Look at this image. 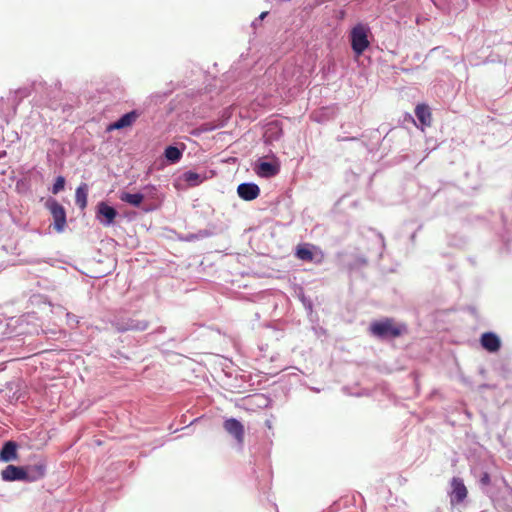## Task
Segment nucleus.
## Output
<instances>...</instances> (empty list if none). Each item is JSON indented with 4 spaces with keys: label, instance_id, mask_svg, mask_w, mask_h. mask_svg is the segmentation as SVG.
<instances>
[{
    "label": "nucleus",
    "instance_id": "1",
    "mask_svg": "<svg viewBox=\"0 0 512 512\" xmlns=\"http://www.w3.org/2000/svg\"><path fill=\"white\" fill-rule=\"evenodd\" d=\"M404 325H397L392 318L374 321L370 325V332L378 338H396L402 335Z\"/></svg>",
    "mask_w": 512,
    "mask_h": 512
},
{
    "label": "nucleus",
    "instance_id": "2",
    "mask_svg": "<svg viewBox=\"0 0 512 512\" xmlns=\"http://www.w3.org/2000/svg\"><path fill=\"white\" fill-rule=\"evenodd\" d=\"M369 32V27L361 23L352 28L350 32L351 47L357 56L362 55L363 52L369 47Z\"/></svg>",
    "mask_w": 512,
    "mask_h": 512
},
{
    "label": "nucleus",
    "instance_id": "3",
    "mask_svg": "<svg viewBox=\"0 0 512 512\" xmlns=\"http://www.w3.org/2000/svg\"><path fill=\"white\" fill-rule=\"evenodd\" d=\"M223 427L225 431L233 436L239 445L244 443L245 430L243 424L235 418H230L224 421Z\"/></svg>",
    "mask_w": 512,
    "mask_h": 512
},
{
    "label": "nucleus",
    "instance_id": "4",
    "mask_svg": "<svg viewBox=\"0 0 512 512\" xmlns=\"http://www.w3.org/2000/svg\"><path fill=\"white\" fill-rule=\"evenodd\" d=\"M451 503L452 504H459L462 503L468 494L467 488L464 485L462 479L458 477H454L451 480Z\"/></svg>",
    "mask_w": 512,
    "mask_h": 512
},
{
    "label": "nucleus",
    "instance_id": "5",
    "mask_svg": "<svg viewBox=\"0 0 512 512\" xmlns=\"http://www.w3.org/2000/svg\"><path fill=\"white\" fill-rule=\"evenodd\" d=\"M50 211L54 219V227L58 232L63 231L65 225H66V213L64 208L58 204L57 202H54L50 206Z\"/></svg>",
    "mask_w": 512,
    "mask_h": 512
},
{
    "label": "nucleus",
    "instance_id": "6",
    "mask_svg": "<svg viewBox=\"0 0 512 512\" xmlns=\"http://www.w3.org/2000/svg\"><path fill=\"white\" fill-rule=\"evenodd\" d=\"M237 192L240 198L246 201L256 199L260 194L258 185L254 183H242L238 186Z\"/></svg>",
    "mask_w": 512,
    "mask_h": 512
},
{
    "label": "nucleus",
    "instance_id": "7",
    "mask_svg": "<svg viewBox=\"0 0 512 512\" xmlns=\"http://www.w3.org/2000/svg\"><path fill=\"white\" fill-rule=\"evenodd\" d=\"M2 479L5 481L24 480L26 481L25 468L8 465L1 473Z\"/></svg>",
    "mask_w": 512,
    "mask_h": 512
},
{
    "label": "nucleus",
    "instance_id": "8",
    "mask_svg": "<svg viewBox=\"0 0 512 512\" xmlns=\"http://www.w3.org/2000/svg\"><path fill=\"white\" fill-rule=\"evenodd\" d=\"M139 117V114L136 111H131L129 113L124 114L121 118H119L114 123L110 124L107 128L108 131L112 130H120L126 127H130Z\"/></svg>",
    "mask_w": 512,
    "mask_h": 512
},
{
    "label": "nucleus",
    "instance_id": "9",
    "mask_svg": "<svg viewBox=\"0 0 512 512\" xmlns=\"http://www.w3.org/2000/svg\"><path fill=\"white\" fill-rule=\"evenodd\" d=\"M254 171L260 177L270 178L278 174L279 165L277 163L259 162Z\"/></svg>",
    "mask_w": 512,
    "mask_h": 512
},
{
    "label": "nucleus",
    "instance_id": "10",
    "mask_svg": "<svg viewBox=\"0 0 512 512\" xmlns=\"http://www.w3.org/2000/svg\"><path fill=\"white\" fill-rule=\"evenodd\" d=\"M314 250L317 248L309 243L299 244L295 250V256L302 261L313 262L315 260Z\"/></svg>",
    "mask_w": 512,
    "mask_h": 512
},
{
    "label": "nucleus",
    "instance_id": "11",
    "mask_svg": "<svg viewBox=\"0 0 512 512\" xmlns=\"http://www.w3.org/2000/svg\"><path fill=\"white\" fill-rule=\"evenodd\" d=\"M481 345L489 352H496L500 349L501 343L496 334L486 332L481 336Z\"/></svg>",
    "mask_w": 512,
    "mask_h": 512
},
{
    "label": "nucleus",
    "instance_id": "12",
    "mask_svg": "<svg viewBox=\"0 0 512 512\" xmlns=\"http://www.w3.org/2000/svg\"><path fill=\"white\" fill-rule=\"evenodd\" d=\"M415 115L420 121L422 127H430L432 124V114L428 105L418 104L415 108Z\"/></svg>",
    "mask_w": 512,
    "mask_h": 512
},
{
    "label": "nucleus",
    "instance_id": "13",
    "mask_svg": "<svg viewBox=\"0 0 512 512\" xmlns=\"http://www.w3.org/2000/svg\"><path fill=\"white\" fill-rule=\"evenodd\" d=\"M25 468L26 481L34 482L44 477L46 467L44 464H36Z\"/></svg>",
    "mask_w": 512,
    "mask_h": 512
},
{
    "label": "nucleus",
    "instance_id": "14",
    "mask_svg": "<svg viewBox=\"0 0 512 512\" xmlns=\"http://www.w3.org/2000/svg\"><path fill=\"white\" fill-rule=\"evenodd\" d=\"M17 458V445L13 441H8L4 444L0 451V459L4 462H9Z\"/></svg>",
    "mask_w": 512,
    "mask_h": 512
},
{
    "label": "nucleus",
    "instance_id": "15",
    "mask_svg": "<svg viewBox=\"0 0 512 512\" xmlns=\"http://www.w3.org/2000/svg\"><path fill=\"white\" fill-rule=\"evenodd\" d=\"M98 215L105 218V224L110 225L116 218V210L104 202L98 204Z\"/></svg>",
    "mask_w": 512,
    "mask_h": 512
},
{
    "label": "nucleus",
    "instance_id": "16",
    "mask_svg": "<svg viewBox=\"0 0 512 512\" xmlns=\"http://www.w3.org/2000/svg\"><path fill=\"white\" fill-rule=\"evenodd\" d=\"M119 198L122 202L128 203L134 207H139L144 200V195L141 193L132 194L128 192H122Z\"/></svg>",
    "mask_w": 512,
    "mask_h": 512
},
{
    "label": "nucleus",
    "instance_id": "17",
    "mask_svg": "<svg viewBox=\"0 0 512 512\" xmlns=\"http://www.w3.org/2000/svg\"><path fill=\"white\" fill-rule=\"evenodd\" d=\"M88 187L83 183L76 189L75 201L76 204L84 209L87 206Z\"/></svg>",
    "mask_w": 512,
    "mask_h": 512
},
{
    "label": "nucleus",
    "instance_id": "18",
    "mask_svg": "<svg viewBox=\"0 0 512 512\" xmlns=\"http://www.w3.org/2000/svg\"><path fill=\"white\" fill-rule=\"evenodd\" d=\"M182 179L187 183L188 186L195 187L200 185L204 181L205 177L196 172L187 171L183 173Z\"/></svg>",
    "mask_w": 512,
    "mask_h": 512
},
{
    "label": "nucleus",
    "instance_id": "19",
    "mask_svg": "<svg viewBox=\"0 0 512 512\" xmlns=\"http://www.w3.org/2000/svg\"><path fill=\"white\" fill-rule=\"evenodd\" d=\"M165 157L167 160L175 163L181 159L182 152L175 146H168L165 149Z\"/></svg>",
    "mask_w": 512,
    "mask_h": 512
},
{
    "label": "nucleus",
    "instance_id": "20",
    "mask_svg": "<svg viewBox=\"0 0 512 512\" xmlns=\"http://www.w3.org/2000/svg\"><path fill=\"white\" fill-rule=\"evenodd\" d=\"M282 134V129L277 124H270L266 131L268 140L278 139Z\"/></svg>",
    "mask_w": 512,
    "mask_h": 512
},
{
    "label": "nucleus",
    "instance_id": "21",
    "mask_svg": "<svg viewBox=\"0 0 512 512\" xmlns=\"http://www.w3.org/2000/svg\"><path fill=\"white\" fill-rule=\"evenodd\" d=\"M65 179L62 176H58L52 188V193L57 194L64 189Z\"/></svg>",
    "mask_w": 512,
    "mask_h": 512
},
{
    "label": "nucleus",
    "instance_id": "22",
    "mask_svg": "<svg viewBox=\"0 0 512 512\" xmlns=\"http://www.w3.org/2000/svg\"><path fill=\"white\" fill-rule=\"evenodd\" d=\"M480 482L483 484V485H488L490 483V476L488 473H484L480 479Z\"/></svg>",
    "mask_w": 512,
    "mask_h": 512
},
{
    "label": "nucleus",
    "instance_id": "23",
    "mask_svg": "<svg viewBox=\"0 0 512 512\" xmlns=\"http://www.w3.org/2000/svg\"><path fill=\"white\" fill-rule=\"evenodd\" d=\"M267 14H268L267 12L261 13L260 18L263 19Z\"/></svg>",
    "mask_w": 512,
    "mask_h": 512
},
{
    "label": "nucleus",
    "instance_id": "24",
    "mask_svg": "<svg viewBox=\"0 0 512 512\" xmlns=\"http://www.w3.org/2000/svg\"><path fill=\"white\" fill-rule=\"evenodd\" d=\"M139 329H146L147 328V323L143 324L141 327H138Z\"/></svg>",
    "mask_w": 512,
    "mask_h": 512
}]
</instances>
